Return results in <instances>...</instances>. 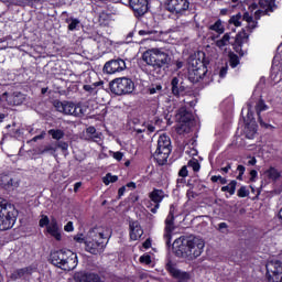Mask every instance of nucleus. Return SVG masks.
I'll return each mask as SVG.
<instances>
[{"instance_id":"ea45409f","label":"nucleus","mask_w":282,"mask_h":282,"mask_svg":"<svg viewBox=\"0 0 282 282\" xmlns=\"http://www.w3.org/2000/svg\"><path fill=\"white\" fill-rule=\"evenodd\" d=\"M104 184H106V186H109V184L113 183V182H118V176L117 175H111V173H108L104 178H102Z\"/></svg>"},{"instance_id":"6e6d98bb","label":"nucleus","mask_w":282,"mask_h":282,"mask_svg":"<svg viewBox=\"0 0 282 282\" xmlns=\"http://www.w3.org/2000/svg\"><path fill=\"white\" fill-rule=\"evenodd\" d=\"M74 240L77 241V243H85V238H83V234L75 236Z\"/></svg>"},{"instance_id":"bf43d9fd","label":"nucleus","mask_w":282,"mask_h":282,"mask_svg":"<svg viewBox=\"0 0 282 282\" xmlns=\"http://www.w3.org/2000/svg\"><path fill=\"white\" fill-rule=\"evenodd\" d=\"M226 229H228V224H226V223H220V224L218 225V230H226Z\"/></svg>"},{"instance_id":"4c0bfd02","label":"nucleus","mask_w":282,"mask_h":282,"mask_svg":"<svg viewBox=\"0 0 282 282\" xmlns=\"http://www.w3.org/2000/svg\"><path fill=\"white\" fill-rule=\"evenodd\" d=\"M228 56H229V65H230V67H232V68L237 67V65H239V56H237V54H235L232 52H230L228 54Z\"/></svg>"},{"instance_id":"bb28decb","label":"nucleus","mask_w":282,"mask_h":282,"mask_svg":"<svg viewBox=\"0 0 282 282\" xmlns=\"http://www.w3.org/2000/svg\"><path fill=\"white\" fill-rule=\"evenodd\" d=\"M56 151H57V148L54 144L41 145L36 149L37 155H44V153H51V155H54Z\"/></svg>"},{"instance_id":"1a4fd4ad","label":"nucleus","mask_w":282,"mask_h":282,"mask_svg":"<svg viewBox=\"0 0 282 282\" xmlns=\"http://www.w3.org/2000/svg\"><path fill=\"white\" fill-rule=\"evenodd\" d=\"M54 107L57 111L66 113L67 116H75L76 118L84 116L83 108L80 106H76L68 101H55Z\"/></svg>"},{"instance_id":"aec40b11","label":"nucleus","mask_w":282,"mask_h":282,"mask_svg":"<svg viewBox=\"0 0 282 282\" xmlns=\"http://www.w3.org/2000/svg\"><path fill=\"white\" fill-rule=\"evenodd\" d=\"M171 89L173 96H176V98H180L182 94L186 91V87L184 86V82H180V78L174 77L171 82Z\"/></svg>"},{"instance_id":"0e129e2a","label":"nucleus","mask_w":282,"mask_h":282,"mask_svg":"<svg viewBox=\"0 0 282 282\" xmlns=\"http://www.w3.org/2000/svg\"><path fill=\"white\" fill-rule=\"evenodd\" d=\"M84 89L85 91H89L91 94V91H94V87H91V85H84Z\"/></svg>"},{"instance_id":"b1692460","label":"nucleus","mask_w":282,"mask_h":282,"mask_svg":"<svg viewBox=\"0 0 282 282\" xmlns=\"http://www.w3.org/2000/svg\"><path fill=\"white\" fill-rule=\"evenodd\" d=\"M8 105L18 106L23 105V100H25V96L21 93H13L12 95L7 97Z\"/></svg>"},{"instance_id":"774afa93","label":"nucleus","mask_w":282,"mask_h":282,"mask_svg":"<svg viewBox=\"0 0 282 282\" xmlns=\"http://www.w3.org/2000/svg\"><path fill=\"white\" fill-rule=\"evenodd\" d=\"M80 186H83V183H80V182L75 184V186H74L75 193L78 191V188H80Z\"/></svg>"},{"instance_id":"680f3d73","label":"nucleus","mask_w":282,"mask_h":282,"mask_svg":"<svg viewBox=\"0 0 282 282\" xmlns=\"http://www.w3.org/2000/svg\"><path fill=\"white\" fill-rule=\"evenodd\" d=\"M43 138H45V132H43L42 134L40 135H36L32 139V142H36V140H43Z\"/></svg>"},{"instance_id":"09e8293b","label":"nucleus","mask_w":282,"mask_h":282,"mask_svg":"<svg viewBox=\"0 0 282 282\" xmlns=\"http://www.w3.org/2000/svg\"><path fill=\"white\" fill-rule=\"evenodd\" d=\"M228 74V64L223 66L219 70V77L220 78H226V75Z\"/></svg>"},{"instance_id":"5fc2aeb1","label":"nucleus","mask_w":282,"mask_h":282,"mask_svg":"<svg viewBox=\"0 0 282 282\" xmlns=\"http://www.w3.org/2000/svg\"><path fill=\"white\" fill-rule=\"evenodd\" d=\"M112 156L115 158V160L120 162V160H122V158H124V154H122V152H113Z\"/></svg>"},{"instance_id":"393cba45","label":"nucleus","mask_w":282,"mask_h":282,"mask_svg":"<svg viewBox=\"0 0 282 282\" xmlns=\"http://www.w3.org/2000/svg\"><path fill=\"white\" fill-rule=\"evenodd\" d=\"M32 272H34V269L32 267L19 269L11 274V279L13 281H17V279H23V276H30Z\"/></svg>"},{"instance_id":"4468645a","label":"nucleus","mask_w":282,"mask_h":282,"mask_svg":"<svg viewBox=\"0 0 282 282\" xmlns=\"http://www.w3.org/2000/svg\"><path fill=\"white\" fill-rule=\"evenodd\" d=\"M135 17H144L149 12V0H129Z\"/></svg>"},{"instance_id":"c03bdc74","label":"nucleus","mask_w":282,"mask_h":282,"mask_svg":"<svg viewBox=\"0 0 282 282\" xmlns=\"http://www.w3.org/2000/svg\"><path fill=\"white\" fill-rule=\"evenodd\" d=\"M250 195V191L246 186H241L238 189V197H248Z\"/></svg>"},{"instance_id":"e433bc0d","label":"nucleus","mask_w":282,"mask_h":282,"mask_svg":"<svg viewBox=\"0 0 282 282\" xmlns=\"http://www.w3.org/2000/svg\"><path fill=\"white\" fill-rule=\"evenodd\" d=\"M66 23H69L68 30L70 32H73V30H76V28H78V25H80V20L74 19V18H68V19H66Z\"/></svg>"},{"instance_id":"ddd939ff","label":"nucleus","mask_w":282,"mask_h":282,"mask_svg":"<svg viewBox=\"0 0 282 282\" xmlns=\"http://www.w3.org/2000/svg\"><path fill=\"white\" fill-rule=\"evenodd\" d=\"M126 69L127 64L122 58L111 59L104 65V72L106 74H118V72H124Z\"/></svg>"},{"instance_id":"cd10ccee","label":"nucleus","mask_w":282,"mask_h":282,"mask_svg":"<svg viewBox=\"0 0 282 282\" xmlns=\"http://www.w3.org/2000/svg\"><path fill=\"white\" fill-rule=\"evenodd\" d=\"M191 25V21L177 18L176 24L173 26V32H184Z\"/></svg>"},{"instance_id":"37998d69","label":"nucleus","mask_w":282,"mask_h":282,"mask_svg":"<svg viewBox=\"0 0 282 282\" xmlns=\"http://www.w3.org/2000/svg\"><path fill=\"white\" fill-rule=\"evenodd\" d=\"M188 131V124L187 123H178L176 127V133L182 135V133H186Z\"/></svg>"},{"instance_id":"c85d7f7f","label":"nucleus","mask_w":282,"mask_h":282,"mask_svg":"<svg viewBox=\"0 0 282 282\" xmlns=\"http://www.w3.org/2000/svg\"><path fill=\"white\" fill-rule=\"evenodd\" d=\"M260 6V14H268V12H272V1L270 0H260L259 1Z\"/></svg>"},{"instance_id":"a211bd4d","label":"nucleus","mask_w":282,"mask_h":282,"mask_svg":"<svg viewBox=\"0 0 282 282\" xmlns=\"http://www.w3.org/2000/svg\"><path fill=\"white\" fill-rule=\"evenodd\" d=\"M109 234H107V229L105 227H95L88 231V239L91 241H104L107 239Z\"/></svg>"},{"instance_id":"f03ea898","label":"nucleus","mask_w":282,"mask_h":282,"mask_svg":"<svg viewBox=\"0 0 282 282\" xmlns=\"http://www.w3.org/2000/svg\"><path fill=\"white\" fill-rule=\"evenodd\" d=\"M51 263L61 270L67 272L74 270L78 265V257L70 250L53 251L50 256Z\"/></svg>"},{"instance_id":"69168bd1","label":"nucleus","mask_w":282,"mask_h":282,"mask_svg":"<svg viewBox=\"0 0 282 282\" xmlns=\"http://www.w3.org/2000/svg\"><path fill=\"white\" fill-rule=\"evenodd\" d=\"M230 169H232V166L230 165V163H228L226 167H221V171H224V173H228Z\"/></svg>"},{"instance_id":"3c124183","label":"nucleus","mask_w":282,"mask_h":282,"mask_svg":"<svg viewBox=\"0 0 282 282\" xmlns=\"http://www.w3.org/2000/svg\"><path fill=\"white\" fill-rule=\"evenodd\" d=\"M178 175H180V177H187V176H188V170H187L186 165L183 166V167L180 170Z\"/></svg>"},{"instance_id":"f704fd0d","label":"nucleus","mask_w":282,"mask_h":282,"mask_svg":"<svg viewBox=\"0 0 282 282\" xmlns=\"http://www.w3.org/2000/svg\"><path fill=\"white\" fill-rule=\"evenodd\" d=\"M223 193L232 195L237 191V181H231L228 185L221 187Z\"/></svg>"},{"instance_id":"58836bf2","label":"nucleus","mask_w":282,"mask_h":282,"mask_svg":"<svg viewBox=\"0 0 282 282\" xmlns=\"http://www.w3.org/2000/svg\"><path fill=\"white\" fill-rule=\"evenodd\" d=\"M149 94H151L152 96H160L162 94V85H152L149 88Z\"/></svg>"},{"instance_id":"2f4dec72","label":"nucleus","mask_w":282,"mask_h":282,"mask_svg":"<svg viewBox=\"0 0 282 282\" xmlns=\"http://www.w3.org/2000/svg\"><path fill=\"white\" fill-rule=\"evenodd\" d=\"M209 30H212L213 32H217V34H224V32L226 31L221 20H217L214 24L209 25Z\"/></svg>"},{"instance_id":"6ab92c4d","label":"nucleus","mask_w":282,"mask_h":282,"mask_svg":"<svg viewBox=\"0 0 282 282\" xmlns=\"http://www.w3.org/2000/svg\"><path fill=\"white\" fill-rule=\"evenodd\" d=\"M149 197L151 202H153L155 205L153 208H151V213H158V208H160V203L164 197H166V194H164V191L162 189H153L150 194Z\"/></svg>"},{"instance_id":"7c9ffc66","label":"nucleus","mask_w":282,"mask_h":282,"mask_svg":"<svg viewBox=\"0 0 282 282\" xmlns=\"http://www.w3.org/2000/svg\"><path fill=\"white\" fill-rule=\"evenodd\" d=\"M187 186L194 191H204V188H206V185H203L202 181L198 178L189 180Z\"/></svg>"},{"instance_id":"20e7f679","label":"nucleus","mask_w":282,"mask_h":282,"mask_svg":"<svg viewBox=\"0 0 282 282\" xmlns=\"http://www.w3.org/2000/svg\"><path fill=\"white\" fill-rule=\"evenodd\" d=\"M19 212L12 204H0V230H10L17 221Z\"/></svg>"},{"instance_id":"a19ab883","label":"nucleus","mask_w":282,"mask_h":282,"mask_svg":"<svg viewBox=\"0 0 282 282\" xmlns=\"http://www.w3.org/2000/svg\"><path fill=\"white\" fill-rule=\"evenodd\" d=\"M187 166L193 169V171L195 173H197L199 171V169H200L199 161H197V159L189 160L188 163H187Z\"/></svg>"},{"instance_id":"9d476101","label":"nucleus","mask_w":282,"mask_h":282,"mask_svg":"<svg viewBox=\"0 0 282 282\" xmlns=\"http://www.w3.org/2000/svg\"><path fill=\"white\" fill-rule=\"evenodd\" d=\"M191 2L188 0H166L165 8L173 14H184L188 10Z\"/></svg>"},{"instance_id":"423d86ee","label":"nucleus","mask_w":282,"mask_h":282,"mask_svg":"<svg viewBox=\"0 0 282 282\" xmlns=\"http://www.w3.org/2000/svg\"><path fill=\"white\" fill-rule=\"evenodd\" d=\"M134 88L133 82L127 77L116 78L110 83V90L117 96L132 94Z\"/></svg>"},{"instance_id":"f8f14e48","label":"nucleus","mask_w":282,"mask_h":282,"mask_svg":"<svg viewBox=\"0 0 282 282\" xmlns=\"http://www.w3.org/2000/svg\"><path fill=\"white\" fill-rule=\"evenodd\" d=\"M242 21H246L248 23L249 30H254V28H257V22L248 12H245L243 15L241 13L232 15L229 19V25H235V28H241Z\"/></svg>"},{"instance_id":"2eb2a0df","label":"nucleus","mask_w":282,"mask_h":282,"mask_svg":"<svg viewBox=\"0 0 282 282\" xmlns=\"http://www.w3.org/2000/svg\"><path fill=\"white\" fill-rule=\"evenodd\" d=\"M249 35L246 33V31H241L236 35L235 42L232 44L235 52L239 54V56H243L246 54V51H243V45L248 43Z\"/></svg>"},{"instance_id":"c756f323","label":"nucleus","mask_w":282,"mask_h":282,"mask_svg":"<svg viewBox=\"0 0 282 282\" xmlns=\"http://www.w3.org/2000/svg\"><path fill=\"white\" fill-rule=\"evenodd\" d=\"M264 175L268 177V180H272V182H276L279 177H281V172L276 170L275 167H270L264 172Z\"/></svg>"},{"instance_id":"f257e3e1","label":"nucleus","mask_w":282,"mask_h":282,"mask_svg":"<svg viewBox=\"0 0 282 282\" xmlns=\"http://www.w3.org/2000/svg\"><path fill=\"white\" fill-rule=\"evenodd\" d=\"M204 246V239L197 236H182L173 242V251L176 257L193 261L202 256Z\"/></svg>"},{"instance_id":"052dcab7","label":"nucleus","mask_w":282,"mask_h":282,"mask_svg":"<svg viewBox=\"0 0 282 282\" xmlns=\"http://www.w3.org/2000/svg\"><path fill=\"white\" fill-rule=\"evenodd\" d=\"M237 171H239V174H240V175H243V173H246V166H243V165H238Z\"/></svg>"},{"instance_id":"8fccbe9b","label":"nucleus","mask_w":282,"mask_h":282,"mask_svg":"<svg viewBox=\"0 0 282 282\" xmlns=\"http://www.w3.org/2000/svg\"><path fill=\"white\" fill-rule=\"evenodd\" d=\"M212 182H220V184H228V180L221 176H212Z\"/></svg>"},{"instance_id":"4be33fe9","label":"nucleus","mask_w":282,"mask_h":282,"mask_svg":"<svg viewBox=\"0 0 282 282\" xmlns=\"http://www.w3.org/2000/svg\"><path fill=\"white\" fill-rule=\"evenodd\" d=\"M175 118L178 123H188L189 120H193V115L186 110V107H181L177 110Z\"/></svg>"},{"instance_id":"603ef678","label":"nucleus","mask_w":282,"mask_h":282,"mask_svg":"<svg viewBox=\"0 0 282 282\" xmlns=\"http://www.w3.org/2000/svg\"><path fill=\"white\" fill-rule=\"evenodd\" d=\"M140 262L145 263L147 265H149V263H151V256H142L140 258Z\"/></svg>"},{"instance_id":"79ce46f5","label":"nucleus","mask_w":282,"mask_h":282,"mask_svg":"<svg viewBox=\"0 0 282 282\" xmlns=\"http://www.w3.org/2000/svg\"><path fill=\"white\" fill-rule=\"evenodd\" d=\"M8 182H12V176L8 174H0V186H2V188H6Z\"/></svg>"},{"instance_id":"f3484780","label":"nucleus","mask_w":282,"mask_h":282,"mask_svg":"<svg viewBox=\"0 0 282 282\" xmlns=\"http://www.w3.org/2000/svg\"><path fill=\"white\" fill-rule=\"evenodd\" d=\"M166 270L172 274L174 279H177L180 282L191 280V274L188 272H184L175 268V265L171 262L166 264Z\"/></svg>"},{"instance_id":"de8ad7c7","label":"nucleus","mask_w":282,"mask_h":282,"mask_svg":"<svg viewBox=\"0 0 282 282\" xmlns=\"http://www.w3.org/2000/svg\"><path fill=\"white\" fill-rule=\"evenodd\" d=\"M86 133H89V135H93V140L98 139V135L96 134V128L89 127L86 129Z\"/></svg>"},{"instance_id":"9b49d317","label":"nucleus","mask_w":282,"mask_h":282,"mask_svg":"<svg viewBox=\"0 0 282 282\" xmlns=\"http://www.w3.org/2000/svg\"><path fill=\"white\" fill-rule=\"evenodd\" d=\"M173 230H175V206H170V213L165 219V234L164 239L166 246H171V238L173 237Z\"/></svg>"},{"instance_id":"338daca9","label":"nucleus","mask_w":282,"mask_h":282,"mask_svg":"<svg viewBox=\"0 0 282 282\" xmlns=\"http://www.w3.org/2000/svg\"><path fill=\"white\" fill-rule=\"evenodd\" d=\"M248 164L250 166H254V164H257V159L256 158H251V160L248 161Z\"/></svg>"},{"instance_id":"6e6552de","label":"nucleus","mask_w":282,"mask_h":282,"mask_svg":"<svg viewBox=\"0 0 282 282\" xmlns=\"http://www.w3.org/2000/svg\"><path fill=\"white\" fill-rule=\"evenodd\" d=\"M267 268V280L268 282H282V262L279 260L268 261Z\"/></svg>"},{"instance_id":"5701e85b","label":"nucleus","mask_w":282,"mask_h":282,"mask_svg":"<svg viewBox=\"0 0 282 282\" xmlns=\"http://www.w3.org/2000/svg\"><path fill=\"white\" fill-rule=\"evenodd\" d=\"M47 232L48 235H52L57 241H61V229L58 228V223L56 221V218H53L47 226Z\"/></svg>"},{"instance_id":"39448f33","label":"nucleus","mask_w":282,"mask_h":282,"mask_svg":"<svg viewBox=\"0 0 282 282\" xmlns=\"http://www.w3.org/2000/svg\"><path fill=\"white\" fill-rule=\"evenodd\" d=\"M171 138H169L166 134L160 135L158 140V147L156 151L154 152V158L161 166L163 164H166V161L169 160V155H171Z\"/></svg>"},{"instance_id":"72a5a7b5","label":"nucleus","mask_w":282,"mask_h":282,"mask_svg":"<svg viewBox=\"0 0 282 282\" xmlns=\"http://www.w3.org/2000/svg\"><path fill=\"white\" fill-rule=\"evenodd\" d=\"M226 45H230V33H226L220 40L216 41V47H226Z\"/></svg>"},{"instance_id":"13d9d810","label":"nucleus","mask_w":282,"mask_h":282,"mask_svg":"<svg viewBox=\"0 0 282 282\" xmlns=\"http://www.w3.org/2000/svg\"><path fill=\"white\" fill-rule=\"evenodd\" d=\"M139 34H140V36H144V34H155V31H144V30H141V31H139Z\"/></svg>"},{"instance_id":"a18cd8bd","label":"nucleus","mask_w":282,"mask_h":282,"mask_svg":"<svg viewBox=\"0 0 282 282\" xmlns=\"http://www.w3.org/2000/svg\"><path fill=\"white\" fill-rule=\"evenodd\" d=\"M55 147L62 151H67V149H69V144H67L65 141H58Z\"/></svg>"},{"instance_id":"0eeeda50","label":"nucleus","mask_w":282,"mask_h":282,"mask_svg":"<svg viewBox=\"0 0 282 282\" xmlns=\"http://www.w3.org/2000/svg\"><path fill=\"white\" fill-rule=\"evenodd\" d=\"M206 76V65L199 58H192L188 62V78L193 83H197L200 78Z\"/></svg>"},{"instance_id":"7ed1b4c3","label":"nucleus","mask_w":282,"mask_h":282,"mask_svg":"<svg viewBox=\"0 0 282 282\" xmlns=\"http://www.w3.org/2000/svg\"><path fill=\"white\" fill-rule=\"evenodd\" d=\"M142 59L154 69H162L171 65V55L160 48H151L143 53Z\"/></svg>"},{"instance_id":"c9c22d12","label":"nucleus","mask_w":282,"mask_h":282,"mask_svg":"<svg viewBox=\"0 0 282 282\" xmlns=\"http://www.w3.org/2000/svg\"><path fill=\"white\" fill-rule=\"evenodd\" d=\"M19 188V181L11 176V181H8V185H4V191H14Z\"/></svg>"},{"instance_id":"412c9836","label":"nucleus","mask_w":282,"mask_h":282,"mask_svg":"<svg viewBox=\"0 0 282 282\" xmlns=\"http://www.w3.org/2000/svg\"><path fill=\"white\" fill-rule=\"evenodd\" d=\"M142 235H144V230H142L140 223L131 221L130 223V239H132V241H138V239H140V237H142Z\"/></svg>"},{"instance_id":"864d4df0","label":"nucleus","mask_w":282,"mask_h":282,"mask_svg":"<svg viewBox=\"0 0 282 282\" xmlns=\"http://www.w3.org/2000/svg\"><path fill=\"white\" fill-rule=\"evenodd\" d=\"M64 230H65L66 232H72V230H74V223L68 221V223L66 224V226L64 227Z\"/></svg>"},{"instance_id":"e2e57ef3","label":"nucleus","mask_w":282,"mask_h":282,"mask_svg":"<svg viewBox=\"0 0 282 282\" xmlns=\"http://www.w3.org/2000/svg\"><path fill=\"white\" fill-rule=\"evenodd\" d=\"M126 191H127V187H124V186L120 187L119 191H118L119 197H122V195H124Z\"/></svg>"},{"instance_id":"4d7b16f0","label":"nucleus","mask_w":282,"mask_h":282,"mask_svg":"<svg viewBox=\"0 0 282 282\" xmlns=\"http://www.w3.org/2000/svg\"><path fill=\"white\" fill-rule=\"evenodd\" d=\"M250 182H254V180H257V171L256 170H251L250 171Z\"/></svg>"},{"instance_id":"a878e982","label":"nucleus","mask_w":282,"mask_h":282,"mask_svg":"<svg viewBox=\"0 0 282 282\" xmlns=\"http://www.w3.org/2000/svg\"><path fill=\"white\" fill-rule=\"evenodd\" d=\"M265 109H268V106L265 105V102L262 99H260L256 106L258 121L260 122V124L262 127H264V129H269L270 124L263 122V119L261 118V111H265Z\"/></svg>"},{"instance_id":"dca6fc26","label":"nucleus","mask_w":282,"mask_h":282,"mask_svg":"<svg viewBox=\"0 0 282 282\" xmlns=\"http://www.w3.org/2000/svg\"><path fill=\"white\" fill-rule=\"evenodd\" d=\"M85 250L86 252H90V254H100L105 250V241L87 238L85 240Z\"/></svg>"},{"instance_id":"49530a36","label":"nucleus","mask_w":282,"mask_h":282,"mask_svg":"<svg viewBox=\"0 0 282 282\" xmlns=\"http://www.w3.org/2000/svg\"><path fill=\"white\" fill-rule=\"evenodd\" d=\"M44 226H50V218L47 216H42L40 219V227L44 228Z\"/></svg>"},{"instance_id":"473e14b6","label":"nucleus","mask_w":282,"mask_h":282,"mask_svg":"<svg viewBox=\"0 0 282 282\" xmlns=\"http://www.w3.org/2000/svg\"><path fill=\"white\" fill-rule=\"evenodd\" d=\"M48 135H51L53 140H63L65 138V131L61 129H51L48 130Z\"/></svg>"}]
</instances>
